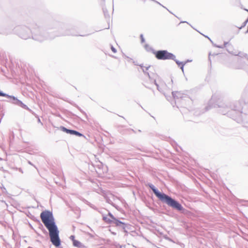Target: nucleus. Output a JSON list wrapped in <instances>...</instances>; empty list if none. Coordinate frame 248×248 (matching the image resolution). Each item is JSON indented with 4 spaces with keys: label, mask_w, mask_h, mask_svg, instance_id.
<instances>
[{
    "label": "nucleus",
    "mask_w": 248,
    "mask_h": 248,
    "mask_svg": "<svg viewBox=\"0 0 248 248\" xmlns=\"http://www.w3.org/2000/svg\"><path fill=\"white\" fill-rule=\"evenodd\" d=\"M111 49L114 53H116L117 52L116 49L112 45H111Z\"/></svg>",
    "instance_id": "bb28decb"
},
{
    "label": "nucleus",
    "mask_w": 248,
    "mask_h": 248,
    "mask_svg": "<svg viewBox=\"0 0 248 248\" xmlns=\"http://www.w3.org/2000/svg\"><path fill=\"white\" fill-rule=\"evenodd\" d=\"M75 235H72L70 236V239L72 241V242L73 243L74 240H76L75 239Z\"/></svg>",
    "instance_id": "cd10ccee"
},
{
    "label": "nucleus",
    "mask_w": 248,
    "mask_h": 248,
    "mask_svg": "<svg viewBox=\"0 0 248 248\" xmlns=\"http://www.w3.org/2000/svg\"><path fill=\"white\" fill-rule=\"evenodd\" d=\"M26 215L29 218H30L31 216H32V215L30 212L28 211V213H26Z\"/></svg>",
    "instance_id": "c85d7f7f"
},
{
    "label": "nucleus",
    "mask_w": 248,
    "mask_h": 248,
    "mask_svg": "<svg viewBox=\"0 0 248 248\" xmlns=\"http://www.w3.org/2000/svg\"><path fill=\"white\" fill-rule=\"evenodd\" d=\"M103 12L106 18L109 17V14L106 9H103Z\"/></svg>",
    "instance_id": "412c9836"
},
{
    "label": "nucleus",
    "mask_w": 248,
    "mask_h": 248,
    "mask_svg": "<svg viewBox=\"0 0 248 248\" xmlns=\"http://www.w3.org/2000/svg\"><path fill=\"white\" fill-rule=\"evenodd\" d=\"M30 219H31L34 222H36L37 223H40V220L33 215L31 216Z\"/></svg>",
    "instance_id": "6ab92c4d"
},
{
    "label": "nucleus",
    "mask_w": 248,
    "mask_h": 248,
    "mask_svg": "<svg viewBox=\"0 0 248 248\" xmlns=\"http://www.w3.org/2000/svg\"><path fill=\"white\" fill-rule=\"evenodd\" d=\"M227 51H228L229 53H231V52L228 49H227Z\"/></svg>",
    "instance_id": "864d4df0"
},
{
    "label": "nucleus",
    "mask_w": 248,
    "mask_h": 248,
    "mask_svg": "<svg viewBox=\"0 0 248 248\" xmlns=\"http://www.w3.org/2000/svg\"><path fill=\"white\" fill-rule=\"evenodd\" d=\"M248 20H246L242 24L241 26L239 28V29H242V28H243L244 27H245L247 24L248 23Z\"/></svg>",
    "instance_id": "4be33fe9"
},
{
    "label": "nucleus",
    "mask_w": 248,
    "mask_h": 248,
    "mask_svg": "<svg viewBox=\"0 0 248 248\" xmlns=\"http://www.w3.org/2000/svg\"><path fill=\"white\" fill-rule=\"evenodd\" d=\"M73 245L75 247L78 248H80L81 247H83V244L78 240H74Z\"/></svg>",
    "instance_id": "ddd939ff"
},
{
    "label": "nucleus",
    "mask_w": 248,
    "mask_h": 248,
    "mask_svg": "<svg viewBox=\"0 0 248 248\" xmlns=\"http://www.w3.org/2000/svg\"><path fill=\"white\" fill-rule=\"evenodd\" d=\"M228 44H229L228 42H224L223 46H224V47H226L227 45H228Z\"/></svg>",
    "instance_id": "4c0bfd02"
},
{
    "label": "nucleus",
    "mask_w": 248,
    "mask_h": 248,
    "mask_svg": "<svg viewBox=\"0 0 248 248\" xmlns=\"http://www.w3.org/2000/svg\"><path fill=\"white\" fill-rule=\"evenodd\" d=\"M40 217L42 222L48 231L49 237L52 240L58 239L60 232L52 212L47 210L43 211L40 214Z\"/></svg>",
    "instance_id": "f03ea898"
},
{
    "label": "nucleus",
    "mask_w": 248,
    "mask_h": 248,
    "mask_svg": "<svg viewBox=\"0 0 248 248\" xmlns=\"http://www.w3.org/2000/svg\"><path fill=\"white\" fill-rule=\"evenodd\" d=\"M171 81L172 82H173V80H172V79H171Z\"/></svg>",
    "instance_id": "6e6d98bb"
},
{
    "label": "nucleus",
    "mask_w": 248,
    "mask_h": 248,
    "mask_svg": "<svg viewBox=\"0 0 248 248\" xmlns=\"http://www.w3.org/2000/svg\"><path fill=\"white\" fill-rule=\"evenodd\" d=\"M237 68L238 69L243 68V67L242 66L238 67Z\"/></svg>",
    "instance_id": "8fccbe9b"
},
{
    "label": "nucleus",
    "mask_w": 248,
    "mask_h": 248,
    "mask_svg": "<svg viewBox=\"0 0 248 248\" xmlns=\"http://www.w3.org/2000/svg\"><path fill=\"white\" fill-rule=\"evenodd\" d=\"M2 202H3V203H4L5 204H6V202H5V201H2Z\"/></svg>",
    "instance_id": "603ef678"
},
{
    "label": "nucleus",
    "mask_w": 248,
    "mask_h": 248,
    "mask_svg": "<svg viewBox=\"0 0 248 248\" xmlns=\"http://www.w3.org/2000/svg\"><path fill=\"white\" fill-rule=\"evenodd\" d=\"M146 186L152 189L155 196L163 203L167 204L169 206L184 214H187L189 213V211L184 208L178 201L168 195L160 192L152 184L148 183Z\"/></svg>",
    "instance_id": "f257e3e1"
},
{
    "label": "nucleus",
    "mask_w": 248,
    "mask_h": 248,
    "mask_svg": "<svg viewBox=\"0 0 248 248\" xmlns=\"http://www.w3.org/2000/svg\"><path fill=\"white\" fill-rule=\"evenodd\" d=\"M172 95L175 100L180 99L181 102H182L183 100H185L186 99H189V98L186 96H183L182 93L179 92H172Z\"/></svg>",
    "instance_id": "1a4fd4ad"
},
{
    "label": "nucleus",
    "mask_w": 248,
    "mask_h": 248,
    "mask_svg": "<svg viewBox=\"0 0 248 248\" xmlns=\"http://www.w3.org/2000/svg\"><path fill=\"white\" fill-rule=\"evenodd\" d=\"M154 84H155V85H156V84H157V83H156V80H155H155H154Z\"/></svg>",
    "instance_id": "a18cd8bd"
},
{
    "label": "nucleus",
    "mask_w": 248,
    "mask_h": 248,
    "mask_svg": "<svg viewBox=\"0 0 248 248\" xmlns=\"http://www.w3.org/2000/svg\"><path fill=\"white\" fill-rule=\"evenodd\" d=\"M150 67H151V66H150V65H149V66H147V67H144V66H143V68H144V69H145V70H147V71H148V70H149V69L150 68Z\"/></svg>",
    "instance_id": "72a5a7b5"
},
{
    "label": "nucleus",
    "mask_w": 248,
    "mask_h": 248,
    "mask_svg": "<svg viewBox=\"0 0 248 248\" xmlns=\"http://www.w3.org/2000/svg\"><path fill=\"white\" fill-rule=\"evenodd\" d=\"M181 23H187V24H188V23L186 21H181Z\"/></svg>",
    "instance_id": "09e8293b"
},
{
    "label": "nucleus",
    "mask_w": 248,
    "mask_h": 248,
    "mask_svg": "<svg viewBox=\"0 0 248 248\" xmlns=\"http://www.w3.org/2000/svg\"><path fill=\"white\" fill-rule=\"evenodd\" d=\"M205 37H206L207 38H208L210 41L212 43V44H213V42L212 41V40L208 36H206V35H204Z\"/></svg>",
    "instance_id": "f704fd0d"
},
{
    "label": "nucleus",
    "mask_w": 248,
    "mask_h": 248,
    "mask_svg": "<svg viewBox=\"0 0 248 248\" xmlns=\"http://www.w3.org/2000/svg\"><path fill=\"white\" fill-rule=\"evenodd\" d=\"M38 123H41L42 124H43L41 122V120L39 118L38 119Z\"/></svg>",
    "instance_id": "79ce46f5"
},
{
    "label": "nucleus",
    "mask_w": 248,
    "mask_h": 248,
    "mask_svg": "<svg viewBox=\"0 0 248 248\" xmlns=\"http://www.w3.org/2000/svg\"><path fill=\"white\" fill-rule=\"evenodd\" d=\"M42 230L44 234H47V232L45 228L42 229Z\"/></svg>",
    "instance_id": "c756f323"
},
{
    "label": "nucleus",
    "mask_w": 248,
    "mask_h": 248,
    "mask_svg": "<svg viewBox=\"0 0 248 248\" xmlns=\"http://www.w3.org/2000/svg\"><path fill=\"white\" fill-rule=\"evenodd\" d=\"M18 170H19L20 172H21L22 173H23V172L22 170V169H21V168H19V169H18Z\"/></svg>",
    "instance_id": "a19ab883"
},
{
    "label": "nucleus",
    "mask_w": 248,
    "mask_h": 248,
    "mask_svg": "<svg viewBox=\"0 0 248 248\" xmlns=\"http://www.w3.org/2000/svg\"><path fill=\"white\" fill-rule=\"evenodd\" d=\"M213 45L214 46L217 47V48H223L225 47L223 45H217L214 43H213Z\"/></svg>",
    "instance_id": "5701e85b"
},
{
    "label": "nucleus",
    "mask_w": 248,
    "mask_h": 248,
    "mask_svg": "<svg viewBox=\"0 0 248 248\" xmlns=\"http://www.w3.org/2000/svg\"><path fill=\"white\" fill-rule=\"evenodd\" d=\"M77 108H78V110H79V111H80L82 113H83V114H84V115H85V118H86V119H87L88 116H87V115L85 111H83V110H82L80 108H79L78 106H77Z\"/></svg>",
    "instance_id": "aec40b11"
},
{
    "label": "nucleus",
    "mask_w": 248,
    "mask_h": 248,
    "mask_svg": "<svg viewBox=\"0 0 248 248\" xmlns=\"http://www.w3.org/2000/svg\"><path fill=\"white\" fill-rule=\"evenodd\" d=\"M205 37H206L207 38H208L210 41L212 43V44H213V42L212 41V40L208 36H206V35H204Z\"/></svg>",
    "instance_id": "c9c22d12"
},
{
    "label": "nucleus",
    "mask_w": 248,
    "mask_h": 248,
    "mask_svg": "<svg viewBox=\"0 0 248 248\" xmlns=\"http://www.w3.org/2000/svg\"><path fill=\"white\" fill-rule=\"evenodd\" d=\"M54 24H55V25H57V24H58V23H57V22H55V23H54Z\"/></svg>",
    "instance_id": "5fc2aeb1"
},
{
    "label": "nucleus",
    "mask_w": 248,
    "mask_h": 248,
    "mask_svg": "<svg viewBox=\"0 0 248 248\" xmlns=\"http://www.w3.org/2000/svg\"><path fill=\"white\" fill-rule=\"evenodd\" d=\"M133 63L134 64V65H139V66H140V65L139 64V63H138V62H137V61H133Z\"/></svg>",
    "instance_id": "2f4dec72"
},
{
    "label": "nucleus",
    "mask_w": 248,
    "mask_h": 248,
    "mask_svg": "<svg viewBox=\"0 0 248 248\" xmlns=\"http://www.w3.org/2000/svg\"><path fill=\"white\" fill-rule=\"evenodd\" d=\"M1 191L3 194H8V192L7 191V190L6 188H5L4 186H2L1 187Z\"/></svg>",
    "instance_id": "b1692460"
},
{
    "label": "nucleus",
    "mask_w": 248,
    "mask_h": 248,
    "mask_svg": "<svg viewBox=\"0 0 248 248\" xmlns=\"http://www.w3.org/2000/svg\"><path fill=\"white\" fill-rule=\"evenodd\" d=\"M140 41H141V43H143L145 42V40L143 37V35L142 34H141L140 35Z\"/></svg>",
    "instance_id": "393cba45"
},
{
    "label": "nucleus",
    "mask_w": 248,
    "mask_h": 248,
    "mask_svg": "<svg viewBox=\"0 0 248 248\" xmlns=\"http://www.w3.org/2000/svg\"><path fill=\"white\" fill-rule=\"evenodd\" d=\"M15 32L21 38L27 39L31 36V28L19 26L15 28Z\"/></svg>",
    "instance_id": "423d86ee"
},
{
    "label": "nucleus",
    "mask_w": 248,
    "mask_h": 248,
    "mask_svg": "<svg viewBox=\"0 0 248 248\" xmlns=\"http://www.w3.org/2000/svg\"><path fill=\"white\" fill-rule=\"evenodd\" d=\"M80 248H87L86 246H85L84 245H83V247H80Z\"/></svg>",
    "instance_id": "c03bdc74"
},
{
    "label": "nucleus",
    "mask_w": 248,
    "mask_h": 248,
    "mask_svg": "<svg viewBox=\"0 0 248 248\" xmlns=\"http://www.w3.org/2000/svg\"><path fill=\"white\" fill-rule=\"evenodd\" d=\"M173 60L176 62V63L177 64V65L179 67H181V65H183L184 63H185V62H180V61L177 60V59H176V58H174V60Z\"/></svg>",
    "instance_id": "f3484780"
},
{
    "label": "nucleus",
    "mask_w": 248,
    "mask_h": 248,
    "mask_svg": "<svg viewBox=\"0 0 248 248\" xmlns=\"http://www.w3.org/2000/svg\"><path fill=\"white\" fill-rule=\"evenodd\" d=\"M156 87H157V90H158L159 91H160L159 85H158V84H156Z\"/></svg>",
    "instance_id": "ea45409f"
},
{
    "label": "nucleus",
    "mask_w": 248,
    "mask_h": 248,
    "mask_svg": "<svg viewBox=\"0 0 248 248\" xmlns=\"http://www.w3.org/2000/svg\"><path fill=\"white\" fill-rule=\"evenodd\" d=\"M0 96L6 97L9 99V100L8 101V102L19 106L25 109L30 110V108L27 105L24 104L21 100L18 99L14 95H9L6 93H3L1 91H0Z\"/></svg>",
    "instance_id": "0eeeda50"
},
{
    "label": "nucleus",
    "mask_w": 248,
    "mask_h": 248,
    "mask_svg": "<svg viewBox=\"0 0 248 248\" xmlns=\"http://www.w3.org/2000/svg\"><path fill=\"white\" fill-rule=\"evenodd\" d=\"M140 66L142 68V71L144 73V75L148 76L149 78L150 79L151 78V76H150L149 73L148 72H147V70H146L144 69V68H143V64H140Z\"/></svg>",
    "instance_id": "2eb2a0df"
},
{
    "label": "nucleus",
    "mask_w": 248,
    "mask_h": 248,
    "mask_svg": "<svg viewBox=\"0 0 248 248\" xmlns=\"http://www.w3.org/2000/svg\"><path fill=\"white\" fill-rule=\"evenodd\" d=\"M144 48L147 51H151L152 52V53H153L154 50H155L153 47L150 46L148 44H145L144 45Z\"/></svg>",
    "instance_id": "4468645a"
},
{
    "label": "nucleus",
    "mask_w": 248,
    "mask_h": 248,
    "mask_svg": "<svg viewBox=\"0 0 248 248\" xmlns=\"http://www.w3.org/2000/svg\"><path fill=\"white\" fill-rule=\"evenodd\" d=\"M84 202H85V203H86L87 205H89L90 207H91L92 208H93V209H95V210H96V207L94 205H93V204H92L91 203H90L89 202H88V201H87V200H85Z\"/></svg>",
    "instance_id": "dca6fc26"
},
{
    "label": "nucleus",
    "mask_w": 248,
    "mask_h": 248,
    "mask_svg": "<svg viewBox=\"0 0 248 248\" xmlns=\"http://www.w3.org/2000/svg\"><path fill=\"white\" fill-rule=\"evenodd\" d=\"M192 61L189 60H187L186 62H187V63L188 62H191Z\"/></svg>",
    "instance_id": "49530a36"
},
{
    "label": "nucleus",
    "mask_w": 248,
    "mask_h": 248,
    "mask_svg": "<svg viewBox=\"0 0 248 248\" xmlns=\"http://www.w3.org/2000/svg\"><path fill=\"white\" fill-rule=\"evenodd\" d=\"M124 56L125 58H127V59H128V62H130V61L132 60V59L131 58H129V57H128L126 56V55H124Z\"/></svg>",
    "instance_id": "473e14b6"
},
{
    "label": "nucleus",
    "mask_w": 248,
    "mask_h": 248,
    "mask_svg": "<svg viewBox=\"0 0 248 248\" xmlns=\"http://www.w3.org/2000/svg\"><path fill=\"white\" fill-rule=\"evenodd\" d=\"M30 27L31 28V36L32 39L35 41L41 42L48 39L53 38V37L50 36L42 27L34 22L30 23Z\"/></svg>",
    "instance_id": "7ed1b4c3"
},
{
    "label": "nucleus",
    "mask_w": 248,
    "mask_h": 248,
    "mask_svg": "<svg viewBox=\"0 0 248 248\" xmlns=\"http://www.w3.org/2000/svg\"><path fill=\"white\" fill-rule=\"evenodd\" d=\"M38 223L39 224V228L40 229H41L42 230V229L44 228L43 225H42V224L40 222V223Z\"/></svg>",
    "instance_id": "7c9ffc66"
},
{
    "label": "nucleus",
    "mask_w": 248,
    "mask_h": 248,
    "mask_svg": "<svg viewBox=\"0 0 248 248\" xmlns=\"http://www.w3.org/2000/svg\"><path fill=\"white\" fill-rule=\"evenodd\" d=\"M205 37H206L207 38H208L210 41L212 43V44H213V42L212 41V40L208 36H206V35H204Z\"/></svg>",
    "instance_id": "e433bc0d"
},
{
    "label": "nucleus",
    "mask_w": 248,
    "mask_h": 248,
    "mask_svg": "<svg viewBox=\"0 0 248 248\" xmlns=\"http://www.w3.org/2000/svg\"><path fill=\"white\" fill-rule=\"evenodd\" d=\"M55 27H53L47 26L46 28L47 29H53Z\"/></svg>",
    "instance_id": "58836bf2"
},
{
    "label": "nucleus",
    "mask_w": 248,
    "mask_h": 248,
    "mask_svg": "<svg viewBox=\"0 0 248 248\" xmlns=\"http://www.w3.org/2000/svg\"><path fill=\"white\" fill-rule=\"evenodd\" d=\"M187 63V62H185V63L183 64V65H181V67H180V68L182 70V72L184 73V67L185 65Z\"/></svg>",
    "instance_id": "a878e982"
},
{
    "label": "nucleus",
    "mask_w": 248,
    "mask_h": 248,
    "mask_svg": "<svg viewBox=\"0 0 248 248\" xmlns=\"http://www.w3.org/2000/svg\"><path fill=\"white\" fill-rule=\"evenodd\" d=\"M62 35H72V36H78V35L75 34L73 31L67 30L64 33L62 34ZM79 36H84V35H79Z\"/></svg>",
    "instance_id": "f8f14e48"
},
{
    "label": "nucleus",
    "mask_w": 248,
    "mask_h": 248,
    "mask_svg": "<svg viewBox=\"0 0 248 248\" xmlns=\"http://www.w3.org/2000/svg\"><path fill=\"white\" fill-rule=\"evenodd\" d=\"M60 232L59 233V234ZM50 242L52 243V245H54L57 248H62V247H61V240L60 238V236L59 235V239L55 240H52L51 238H50Z\"/></svg>",
    "instance_id": "9b49d317"
},
{
    "label": "nucleus",
    "mask_w": 248,
    "mask_h": 248,
    "mask_svg": "<svg viewBox=\"0 0 248 248\" xmlns=\"http://www.w3.org/2000/svg\"><path fill=\"white\" fill-rule=\"evenodd\" d=\"M153 54L155 57L159 60H174L175 55L169 52L167 50H154Z\"/></svg>",
    "instance_id": "39448f33"
},
{
    "label": "nucleus",
    "mask_w": 248,
    "mask_h": 248,
    "mask_svg": "<svg viewBox=\"0 0 248 248\" xmlns=\"http://www.w3.org/2000/svg\"><path fill=\"white\" fill-rule=\"evenodd\" d=\"M107 201L108 203H110L111 202V201L110 200H107Z\"/></svg>",
    "instance_id": "37998d69"
},
{
    "label": "nucleus",
    "mask_w": 248,
    "mask_h": 248,
    "mask_svg": "<svg viewBox=\"0 0 248 248\" xmlns=\"http://www.w3.org/2000/svg\"><path fill=\"white\" fill-rule=\"evenodd\" d=\"M60 129L61 130L67 134H69L71 135H75L78 137H83L85 138V136L82 133L79 132L78 131L68 129L63 126H61Z\"/></svg>",
    "instance_id": "6e6552de"
},
{
    "label": "nucleus",
    "mask_w": 248,
    "mask_h": 248,
    "mask_svg": "<svg viewBox=\"0 0 248 248\" xmlns=\"http://www.w3.org/2000/svg\"><path fill=\"white\" fill-rule=\"evenodd\" d=\"M218 132L224 136H230L232 135L231 129L229 128L220 127Z\"/></svg>",
    "instance_id": "9d476101"
},
{
    "label": "nucleus",
    "mask_w": 248,
    "mask_h": 248,
    "mask_svg": "<svg viewBox=\"0 0 248 248\" xmlns=\"http://www.w3.org/2000/svg\"><path fill=\"white\" fill-rule=\"evenodd\" d=\"M241 58H245L246 56H248V54L243 52H239L237 54H234Z\"/></svg>",
    "instance_id": "a211bd4d"
},
{
    "label": "nucleus",
    "mask_w": 248,
    "mask_h": 248,
    "mask_svg": "<svg viewBox=\"0 0 248 248\" xmlns=\"http://www.w3.org/2000/svg\"><path fill=\"white\" fill-rule=\"evenodd\" d=\"M28 163H29V164H30V165H32V166L33 165L31 163V161H30L28 162Z\"/></svg>",
    "instance_id": "de8ad7c7"
},
{
    "label": "nucleus",
    "mask_w": 248,
    "mask_h": 248,
    "mask_svg": "<svg viewBox=\"0 0 248 248\" xmlns=\"http://www.w3.org/2000/svg\"><path fill=\"white\" fill-rule=\"evenodd\" d=\"M103 220L107 224L117 227L119 229H122L124 232L127 233V230L130 229V226L129 224L122 222L119 219L116 218L110 212H108L107 216H103Z\"/></svg>",
    "instance_id": "20e7f679"
},
{
    "label": "nucleus",
    "mask_w": 248,
    "mask_h": 248,
    "mask_svg": "<svg viewBox=\"0 0 248 248\" xmlns=\"http://www.w3.org/2000/svg\"><path fill=\"white\" fill-rule=\"evenodd\" d=\"M245 58H246L248 60V56H246Z\"/></svg>",
    "instance_id": "3c124183"
}]
</instances>
